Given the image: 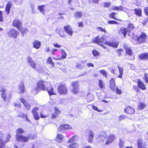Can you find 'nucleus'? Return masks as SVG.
<instances>
[{"mask_svg": "<svg viewBox=\"0 0 148 148\" xmlns=\"http://www.w3.org/2000/svg\"><path fill=\"white\" fill-rule=\"evenodd\" d=\"M120 11H123L126 12H127V11L128 10H129V9L127 8H123L122 7L120 6Z\"/></svg>", "mask_w": 148, "mask_h": 148, "instance_id": "obj_53", "label": "nucleus"}, {"mask_svg": "<svg viewBox=\"0 0 148 148\" xmlns=\"http://www.w3.org/2000/svg\"><path fill=\"white\" fill-rule=\"evenodd\" d=\"M25 132V131L21 128L17 129L16 130V134H22Z\"/></svg>", "mask_w": 148, "mask_h": 148, "instance_id": "obj_38", "label": "nucleus"}, {"mask_svg": "<svg viewBox=\"0 0 148 148\" xmlns=\"http://www.w3.org/2000/svg\"><path fill=\"white\" fill-rule=\"evenodd\" d=\"M39 109V108L38 107H36L34 108L32 111V113H37L36 111Z\"/></svg>", "mask_w": 148, "mask_h": 148, "instance_id": "obj_58", "label": "nucleus"}, {"mask_svg": "<svg viewBox=\"0 0 148 148\" xmlns=\"http://www.w3.org/2000/svg\"><path fill=\"white\" fill-rule=\"evenodd\" d=\"M12 3L10 1H8L6 5L5 10L7 15L9 14L10 13V9L12 6Z\"/></svg>", "mask_w": 148, "mask_h": 148, "instance_id": "obj_21", "label": "nucleus"}, {"mask_svg": "<svg viewBox=\"0 0 148 148\" xmlns=\"http://www.w3.org/2000/svg\"><path fill=\"white\" fill-rule=\"evenodd\" d=\"M112 8L113 10H117L119 11H120V6L119 7L114 6Z\"/></svg>", "mask_w": 148, "mask_h": 148, "instance_id": "obj_61", "label": "nucleus"}, {"mask_svg": "<svg viewBox=\"0 0 148 148\" xmlns=\"http://www.w3.org/2000/svg\"><path fill=\"white\" fill-rule=\"evenodd\" d=\"M92 41L93 42L97 44L102 43L101 41L100 40L98 36L96 37L95 39L92 40Z\"/></svg>", "mask_w": 148, "mask_h": 148, "instance_id": "obj_33", "label": "nucleus"}, {"mask_svg": "<svg viewBox=\"0 0 148 148\" xmlns=\"http://www.w3.org/2000/svg\"><path fill=\"white\" fill-rule=\"evenodd\" d=\"M127 32V30L124 27L121 28L120 30L119 31V35L122 36H123L125 37Z\"/></svg>", "mask_w": 148, "mask_h": 148, "instance_id": "obj_11", "label": "nucleus"}, {"mask_svg": "<svg viewBox=\"0 0 148 148\" xmlns=\"http://www.w3.org/2000/svg\"><path fill=\"white\" fill-rule=\"evenodd\" d=\"M33 47L36 49L39 48L41 46V42L39 41L36 40L33 42Z\"/></svg>", "mask_w": 148, "mask_h": 148, "instance_id": "obj_20", "label": "nucleus"}, {"mask_svg": "<svg viewBox=\"0 0 148 148\" xmlns=\"http://www.w3.org/2000/svg\"><path fill=\"white\" fill-rule=\"evenodd\" d=\"M66 102V100L65 99H62L60 101V102L62 104H64Z\"/></svg>", "mask_w": 148, "mask_h": 148, "instance_id": "obj_59", "label": "nucleus"}, {"mask_svg": "<svg viewBox=\"0 0 148 148\" xmlns=\"http://www.w3.org/2000/svg\"><path fill=\"white\" fill-rule=\"evenodd\" d=\"M137 84L138 86L140 88L143 90H145L146 89V88L144 84L140 80L137 81Z\"/></svg>", "mask_w": 148, "mask_h": 148, "instance_id": "obj_22", "label": "nucleus"}, {"mask_svg": "<svg viewBox=\"0 0 148 148\" xmlns=\"http://www.w3.org/2000/svg\"><path fill=\"white\" fill-rule=\"evenodd\" d=\"M53 45L54 47H55L60 48L61 47L60 45L56 43H54L53 44Z\"/></svg>", "mask_w": 148, "mask_h": 148, "instance_id": "obj_63", "label": "nucleus"}, {"mask_svg": "<svg viewBox=\"0 0 148 148\" xmlns=\"http://www.w3.org/2000/svg\"><path fill=\"white\" fill-rule=\"evenodd\" d=\"M25 90L24 83L23 82H21L19 85L18 92L19 93H24Z\"/></svg>", "mask_w": 148, "mask_h": 148, "instance_id": "obj_12", "label": "nucleus"}, {"mask_svg": "<svg viewBox=\"0 0 148 148\" xmlns=\"http://www.w3.org/2000/svg\"><path fill=\"white\" fill-rule=\"evenodd\" d=\"M123 49H118L117 50V54L118 56H121V53L123 51Z\"/></svg>", "mask_w": 148, "mask_h": 148, "instance_id": "obj_54", "label": "nucleus"}, {"mask_svg": "<svg viewBox=\"0 0 148 148\" xmlns=\"http://www.w3.org/2000/svg\"><path fill=\"white\" fill-rule=\"evenodd\" d=\"M60 50L61 51V58L62 59H65L66 57L67 54L64 49H60Z\"/></svg>", "mask_w": 148, "mask_h": 148, "instance_id": "obj_29", "label": "nucleus"}, {"mask_svg": "<svg viewBox=\"0 0 148 148\" xmlns=\"http://www.w3.org/2000/svg\"><path fill=\"white\" fill-rule=\"evenodd\" d=\"M124 145V142L121 139L119 140V147L120 148H123Z\"/></svg>", "mask_w": 148, "mask_h": 148, "instance_id": "obj_40", "label": "nucleus"}, {"mask_svg": "<svg viewBox=\"0 0 148 148\" xmlns=\"http://www.w3.org/2000/svg\"><path fill=\"white\" fill-rule=\"evenodd\" d=\"M116 93L117 94H121V90L119 89L116 86Z\"/></svg>", "mask_w": 148, "mask_h": 148, "instance_id": "obj_57", "label": "nucleus"}, {"mask_svg": "<svg viewBox=\"0 0 148 148\" xmlns=\"http://www.w3.org/2000/svg\"><path fill=\"white\" fill-rule=\"evenodd\" d=\"M145 107V104L143 103H140L138 105V109L139 110H142Z\"/></svg>", "mask_w": 148, "mask_h": 148, "instance_id": "obj_35", "label": "nucleus"}, {"mask_svg": "<svg viewBox=\"0 0 148 148\" xmlns=\"http://www.w3.org/2000/svg\"><path fill=\"white\" fill-rule=\"evenodd\" d=\"M63 137L62 134H58L56 138V140L58 143H60L62 141Z\"/></svg>", "mask_w": 148, "mask_h": 148, "instance_id": "obj_26", "label": "nucleus"}, {"mask_svg": "<svg viewBox=\"0 0 148 148\" xmlns=\"http://www.w3.org/2000/svg\"><path fill=\"white\" fill-rule=\"evenodd\" d=\"M115 138L116 136L115 135L112 134H109L108 138L107 137V140L105 144L108 145L111 144L114 141Z\"/></svg>", "mask_w": 148, "mask_h": 148, "instance_id": "obj_7", "label": "nucleus"}, {"mask_svg": "<svg viewBox=\"0 0 148 148\" xmlns=\"http://www.w3.org/2000/svg\"><path fill=\"white\" fill-rule=\"evenodd\" d=\"M124 48L126 50V52L128 55H129L130 56H131L132 55V51L130 48L124 46Z\"/></svg>", "mask_w": 148, "mask_h": 148, "instance_id": "obj_27", "label": "nucleus"}, {"mask_svg": "<svg viewBox=\"0 0 148 148\" xmlns=\"http://www.w3.org/2000/svg\"><path fill=\"white\" fill-rule=\"evenodd\" d=\"M21 101L23 103L27 110H29L30 109L31 105L26 101L25 100L22 98L21 99Z\"/></svg>", "mask_w": 148, "mask_h": 148, "instance_id": "obj_16", "label": "nucleus"}, {"mask_svg": "<svg viewBox=\"0 0 148 148\" xmlns=\"http://www.w3.org/2000/svg\"><path fill=\"white\" fill-rule=\"evenodd\" d=\"M64 129L65 130L67 129H70L71 128V126L67 124H65L64 125Z\"/></svg>", "mask_w": 148, "mask_h": 148, "instance_id": "obj_48", "label": "nucleus"}, {"mask_svg": "<svg viewBox=\"0 0 148 148\" xmlns=\"http://www.w3.org/2000/svg\"><path fill=\"white\" fill-rule=\"evenodd\" d=\"M27 60L29 65L33 69H35L36 68V64L34 61L32 60V58L29 56L27 58Z\"/></svg>", "mask_w": 148, "mask_h": 148, "instance_id": "obj_9", "label": "nucleus"}, {"mask_svg": "<svg viewBox=\"0 0 148 148\" xmlns=\"http://www.w3.org/2000/svg\"><path fill=\"white\" fill-rule=\"evenodd\" d=\"M105 44L106 45L113 47L116 48L117 47L119 43L116 42H111L110 41H106L105 42Z\"/></svg>", "mask_w": 148, "mask_h": 148, "instance_id": "obj_15", "label": "nucleus"}, {"mask_svg": "<svg viewBox=\"0 0 148 148\" xmlns=\"http://www.w3.org/2000/svg\"><path fill=\"white\" fill-rule=\"evenodd\" d=\"M71 85L73 88L72 90L74 94H77L79 92L78 82L77 81L73 82L71 83Z\"/></svg>", "mask_w": 148, "mask_h": 148, "instance_id": "obj_4", "label": "nucleus"}, {"mask_svg": "<svg viewBox=\"0 0 148 148\" xmlns=\"http://www.w3.org/2000/svg\"><path fill=\"white\" fill-rule=\"evenodd\" d=\"M92 108L94 110L97 111L98 112H102V110H100L98 109L97 108V107H96L94 105L92 106Z\"/></svg>", "mask_w": 148, "mask_h": 148, "instance_id": "obj_46", "label": "nucleus"}, {"mask_svg": "<svg viewBox=\"0 0 148 148\" xmlns=\"http://www.w3.org/2000/svg\"><path fill=\"white\" fill-rule=\"evenodd\" d=\"M126 116L123 115H121L119 117L118 119L120 121L125 119Z\"/></svg>", "mask_w": 148, "mask_h": 148, "instance_id": "obj_60", "label": "nucleus"}, {"mask_svg": "<svg viewBox=\"0 0 148 148\" xmlns=\"http://www.w3.org/2000/svg\"><path fill=\"white\" fill-rule=\"evenodd\" d=\"M69 146L71 148H75L78 147V145L76 143H74L70 144Z\"/></svg>", "mask_w": 148, "mask_h": 148, "instance_id": "obj_39", "label": "nucleus"}, {"mask_svg": "<svg viewBox=\"0 0 148 148\" xmlns=\"http://www.w3.org/2000/svg\"><path fill=\"white\" fill-rule=\"evenodd\" d=\"M139 57L141 59H148V53H142L140 55Z\"/></svg>", "mask_w": 148, "mask_h": 148, "instance_id": "obj_28", "label": "nucleus"}, {"mask_svg": "<svg viewBox=\"0 0 148 148\" xmlns=\"http://www.w3.org/2000/svg\"><path fill=\"white\" fill-rule=\"evenodd\" d=\"M65 32L69 36H72L73 34L72 28L71 26L68 25L64 27Z\"/></svg>", "mask_w": 148, "mask_h": 148, "instance_id": "obj_8", "label": "nucleus"}, {"mask_svg": "<svg viewBox=\"0 0 148 148\" xmlns=\"http://www.w3.org/2000/svg\"><path fill=\"white\" fill-rule=\"evenodd\" d=\"M77 138L76 136H73L69 140V143H72L75 140V139Z\"/></svg>", "mask_w": 148, "mask_h": 148, "instance_id": "obj_42", "label": "nucleus"}, {"mask_svg": "<svg viewBox=\"0 0 148 148\" xmlns=\"http://www.w3.org/2000/svg\"><path fill=\"white\" fill-rule=\"evenodd\" d=\"M45 6V5H39L38 6V9L41 13L43 14H44V8Z\"/></svg>", "mask_w": 148, "mask_h": 148, "instance_id": "obj_31", "label": "nucleus"}, {"mask_svg": "<svg viewBox=\"0 0 148 148\" xmlns=\"http://www.w3.org/2000/svg\"><path fill=\"white\" fill-rule=\"evenodd\" d=\"M8 37L11 38H16L19 34V33L15 29H12L7 33Z\"/></svg>", "mask_w": 148, "mask_h": 148, "instance_id": "obj_5", "label": "nucleus"}, {"mask_svg": "<svg viewBox=\"0 0 148 148\" xmlns=\"http://www.w3.org/2000/svg\"><path fill=\"white\" fill-rule=\"evenodd\" d=\"M14 106L16 107H20L21 105L19 103H14Z\"/></svg>", "mask_w": 148, "mask_h": 148, "instance_id": "obj_64", "label": "nucleus"}, {"mask_svg": "<svg viewBox=\"0 0 148 148\" xmlns=\"http://www.w3.org/2000/svg\"><path fill=\"white\" fill-rule=\"evenodd\" d=\"M117 13H116L113 12L111 14H109V17L110 18H112L114 19H116L117 20H119L117 18H116L115 17V15Z\"/></svg>", "mask_w": 148, "mask_h": 148, "instance_id": "obj_41", "label": "nucleus"}, {"mask_svg": "<svg viewBox=\"0 0 148 148\" xmlns=\"http://www.w3.org/2000/svg\"><path fill=\"white\" fill-rule=\"evenodd\" d=\"M34 119L36 120H38L39 119V117L37 114V113H32Z\"/></svg>", "mask_w": 148, "mask_h": 148, "instance_id": "obj_43", "label": "nucleus"}, {"mask_svg": "<svg viewBox=\"0 0 148 148\" xmlns=\"http://www.w3.org/2000/svg\"><path fill=\"white\" fill-rule=\"evenodd\" d=\"M107 135L105 133H102L99 135L98 136V138L102 141H104L107 138Z\"/></svg>", "mask_w": 148, "mask_h": 148, "instance_id": "obj_17", "label": "nucleus"}, {"mask_svg": "<svg viewBox=\"0 0 148 148\" xmlns=\"http://www.w3.org/2000/svg\"><path fill=\"white\" fill-rule=\"evenodd\" d=\"M124 111L129 114H132L134 113L135 110L132 107L128 106L124 109Z\"/></svg>", "mask_w": 148, "mask_h": 148, "instance_id": "obj_14", "label": "nucleus"}, {"mask_svg": "<svg viewBox=\"0 0 148 148\" xmlns=\"http://www.w3.org/2000/svg\"><path fill=\"white\" fill-rule=\"evenodd\" d=\"M144 11L145 14L148 16V7H145L144 9Z\"/></svg>", "mask_w": 148, "mask_h": 148, "instance_id": "obj_56", "label": "nucleus"}, {"mask_svg": "<svg viewBox=\"0 0 148 148\" xmlns=\"http://www.w3.org/2000/svg\"><path fill=\"white\" fill-rule=\"evenodd\" d=\"M110 88L113 91H114L115 89V84L114 82V79L112 78L110 81Z\"/></svg>", "mask_w": 148, "mask_h": 148, "instance_id": "obj_18", "label": "nucleus"}, {"mask_svg": "<svg viewBox=\"0 0 148 148\" xmlns=\"http://www.w3.org/2000/svg\"><path fill=\"white\" fill-rule=\"evenodd\" d=\"M144 79L145 80L146 83H147L148 82V73H145L144 76Z\"/></svg>", "mask_w": 148, "mask_h": 148, "instance_id": "obj_51", "label": "nucleus"}, {"mask_svg": "<svg viewBox=\"0 0 148 148\" xmlns=\"http://www.w3.org/2000/svg\"><path fill=\"white\" fill-rule=\"evenodd\" d=\"M94 98V96L91 94H88L87 96V99L89 101L93 100Z\"/></svg>", "mask_w": 148, "mask_h": 148, "instance_id": "obj_36", "label": "nucleus"}, {"mask_svg": "<svg viewBox=\"0 0 148 148\" xmlns=\"http://www.w3.org/2000/svg\"><path fill=\"white\" fill-rule=\"evenodd\" d=\"M6 89L3 88H1L0 90V95L2 94L1 97L3 98L4 101H6L7 99L6 96V92H5Z\"/></svg>", "mask_w": 148, "mask_h": 148, "instance_id": "obj_13", "label": "nucleus"}, {"mask_svg": "<svg viewBox=\"0 0 148 148\" xmlns=\"http://www.w3.org/2000/svg\"><path fill=\"white\" fill-rule=\"evenodd\" d=\"M47 63L51 65L53 67L54 66V63L53 62L51 58V57H49L47 60Z\"/></svg>", "mask_w": 148, "mask_h": 148, "instance_id": "obj_37", "label": "nucleus"}, {"mask_svg": "<svg viewBox=\"0 0 148 148\" xmlns=\"http://www.w3.org/2000/svg\"><path fill=\"white\" fill-rule=\"evenodd\" d=\"M58 93L60 94L64 95L66 94L67 93V89L65 85L62 84L58 86Z\"/></svg>", "mask_w": 148, "mask_h": 148, "instance_id": "obj_6", "label": "nucleus"}, {"mask_svg": "<svg viewBox=\"0 0 148 148\" xmlns=\"http://www.w3.org/2000/svg\"><path fill=\"white\" fill-rule=\"evenodd\" d=\"M4 144L2 139L0 138V148H4Z\"/></svg>", "mask_w": 148, "mask_h": 148, "instance_id": "obj_47", "label": "nucleus"}, {"mask_svg": "<svg viewBox=\"0 0 148 148\" xmlns=\"http://www.w3.org/2000/svg\"><path fill=\"white\" fill-rule=\"evenodd\" d=\"M108 23L109 24H116L117 22L114 21L110 20L108 21Z\"/></svg>", "mask_w": 148, "mask_h": 148, "instance_id": "obj_55", "label": "nucleus"}, {"mask_svg": "<svg viewBox=\"0 0 148 148\" xmlns=\"http://www.w3.org/2000/svg\"><path fill=\"white\" fill-rule=\"evenodd\" d=\"M94 136V134L93 132L89 130L88 132V141L90 143L92 142L93 138Z\"/></svg>", "mask_w": 148, "mask_h": 148, "instance_id": "obj_23", "label": "nucleus"}, {"mask_svg": "<svg viewBox=\"0 0 148 148\" xmlns=\"http://www.w3.org/2000/svg\"><path fill=\"white\" fill-rule=\"evenodd\" d=\"M119 68V75L118 76V77L120 78H121L122 76V75L123 73V70L122 68L121 67L119 66H118Z\"/></svg>", "mask_w": 148, "mask_h": 148, "instance_id": "obj_34", "label": "nucleus"}, {"mask_svg": "<svg viewBox=\"0 0 148 148\" xmlns=\"http://www.w3.org/2000/svg\"><path fill=\"white\" fill-rule=\"evenodd\" d=\"M82 16V13L81 12L76 11L74 13V17L76 19H79Z\"/></svg>", "mask_w": 148, "mask_h": 148, "instance_id": "obj_24", "label": "nucleus"}, {"mask_svg": "<svg viewBox=\"0 0 148 148\" xmlns=\"http://www.w3.org/2000/svg\"><path fill=\"white\" fill-rule=\"evenodd\" d=\"M55 111L54 113L52 114V118L54 119L56 118L59 114L60 113V111L58 109V108L57 107H55Z\"/></svg>", "mask_w": 148, "mask_h": 148, "instance_id": "obj_25", "label": "nucleus"}, {"mask_svg": "<svg viewBox=\"0 0 148 148\" xmlns=\"http://www.w3.org/2000/svg\"><path fill=\"white\" fill-rule=\"evenodd\" d=\"M37 86L34 88V90L36 91V94L37 93L40 91V89L42 90L47 91L49 95H55V94L53 92V88L50 87V84L46 82L40 80L37 83Z\"/></svg>", "mask_w": 148, "mask_h": 148, "instance_id": "obj_1", "label": "nucleus"}, {"mask_svg": "<svg viewBox=\"0 0 148 148\" xmlns=\"http://www.w3.org/2000/svg\"><path fill=\"white\" fill-rule=\"evenodd\" d=\"M99 87L101 88H102L103 87V82L101 80H100L99 81Z\"/></svg>", "mask_w": 148, "mask_h": 148, "instance_id": "obj_50", "label": "nucleus"}, {"mask_svg": "<svg viewBox=\"0 0 148 148\" xmlns=\"http://www.w3.org/2000/svg\"><path fill=\"white\" fill-rule=\"evenodd\" d=\"M62 126H64V125L63 124V125H61L59 127V128L58 129V131L59 132H61L62 130H65V129H64V126H62Z\"/></svg>", "mask_w": 148, "mask_h": 148, "instance_id": "obj_44", "label": "nucleus"}, {"mask_svg": "<svg viewBox=\"0 0 148 148\" xmlns=\"http://www.w3.org/2000/svg\"><path fill=\"white\" fill-rule=\"evenodd\" d=\"M93 54L95 56H97L99 55L98 52L96 50H94L92 51Z\"/></svg>", "mask_w": 148, "mask_h": 148, "instance_id": "obj_52", "label": "nucleus"}, {"mask_svg": "<svg viewBox=\"0 0 148 148\" xmlns=\"http://www.w3.org/2000/svg\"><path fill=\"white\" fill-rule=\"evenodd\" d=\"M147 39L146 34L144 33H142L139 36L137 37L136 43L137 44H141L146 42Z\"/></svg>", "mask_w": 148, "mask_h": 148, "instance_id": "obj_3", "label": "nucleus"}, {"mask_svg": "<svg viewBox=\"0 0 148 148\" xmlns=\"http://www.w3.org/2000/svg\"><path fill=\"white\" fill-rule=\"evenodd\" d=\"M111 5V3L110 2H106L103 3L104 7H108Z\"/></svg>", "mask_w": 148, "mask_h": 148, "instance_id": "obj_45", "label": "nucleus"}, {"mask_svg": "<svg viewBox=\"0 0 148 148\" xmlns=\"http://www.w3.org/2000/svg\"><path fill=\"white\" fill-rule=\"evenodd\" d=\"M16 139L18 141L25 143L27 142L29 139H33L34 137L32 135H29L27 136H25L21 134H16Z\"/></svg>", "mask_w": 148, "mask_h": 148, "instance_id": "obj_2", "label": "nucleus"}, {"mask_svg": "<svg viewBox=\"0 0 148 148\" xmlns=\"http://www.w3.org/2000/svg\"><path fill=\"white\" fill-rule=\"evenodd\" d=\"M18 30L23 34V36L25 34H26V33L28 32V30L27 28H22V27L19 28Z\"/></svg>", "mask_w": 148, "mask_h": 148, "instance_id": "obj_32", "label": "nucleus"}, {"mask_svg": "<svg viewBox=\"0 0 148 148\" xmlns=\"http://www.w3.org/2000/svg\"><path fill=\"white\" fill-rule=\"evenodd\" d=\"M13 25L17 28L18 29L19 28L22 27V24L21 22H20L19 20L17 19L14 20L13 23Z\"/></svg>", "mask_w": 148, "mask_h": 148, "instance_id": "obj_10", "label": "nucleus"}, {"mask_svg": "<svg viewBox=\"0 0 148 148\" xmlns=\"http://www.w3.org/2000/svg\"><path fill=\"white\" fill-rule=\"evenodd\" d=\"M137 145L138 148H145L146 147L145 144L141 140H138Z\"/></svg>", "mask_w": 148, "mask_h": 148, "instance_id": "obj_19", "label": "nucleus"}, {"mask_svg": "<svg viewBox=\"0 0 148 148\" xmlns=\"http://www.w3.org/2000/svg\"><path fill=\"white\" fill-rule=\"evenodd\" d=\"M100 72L102 74L103 76L106 77L107 76V73L104 70H100Z\"/></svg>", "mask_w": 148, "mask_h": 148, "instance_id": "obj_49", "label": "nucleus"}, {"mask_svg": "<svg viewBox=\"0 0 148 148\" xmlns=\"http://www.w3.org/2000/svg\"><path fill=\"white\" fill-rule=\"evenodd\" d=\"M3 18L2 17V11H0V21H3Z\"/></svg>", "mask_w": 148, "mask_h": 148, "instance_id": "obj_62", "label": "nucleus"}, {"mask_svg": "<svg viewBox=\"0 0 148 148\" xmlns=\"http://www.w3.org/2000/svg\"><path fill=\"white\" fill-rule=\"evenodd\" d=\"M134 10L135 12V14L137 15L141 16L142 10L140 9H135Z\"/></svg>", "mask_w": 148, "mask_h": 148, "instance_id": "obj_30", "label": "nucleus"}]
</instances>
